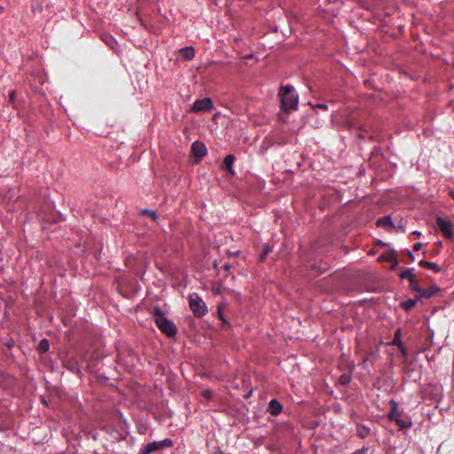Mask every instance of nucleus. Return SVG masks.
Wrapping results in <instances>:
<instances>
[{"mask_svg":"<svg viewBox=\"0 0 454 454\" xmlns=\"http://www.w3.org/2000/svg\"><path fill=\"white\" fill-rule=\"evenodd\" d=\"M449 194L452 199H454V191H450Z\"/></svg>","mask_w":454,"mask_h":454,"instance_id":"35","label":"nucleus"},{"mask_svg":"<svg viewBox=\"0 0 454 454\" xmlns=\"http://www.w3.org/2000/svg\"><path fill=\"white\" fill-rule=\"evenodd\" d=\"M213 102L209 98H205L202 99H197L192 106V112L199 113V112H209L213 109Z\"/></svg>","mask_w":454,"mask_h":454,"instance_id":"5","label":"nucleus"},{"mask_svg":"<svg viewBox=\"0 0 454 454\" xmlns=\"http://www.w3.org/2000/svg\"><path fill=\"white\" fill-rule=\"evenodd\" d=\"M235 157L232 154L227 155L223 162V168H225L229 174L234 176V170L232 168V165L234 163Z\"/></svg>","mask_w":454,"mask_h":454,"instance_id":"9","label":"nucleus"},{"mask_svg":"<svg viewBox=\"0 0 454 454\" xmlns=\"http://www.w3.org/2000/svg\"><path fill=\"white\" fill-rule=\"evenodd\" d=\"M412 270H413L412 269H404L400 273V278H402V279L408 278L409 282L413 283L415 275L413 274Z\"/></svg>","mask_w":454,"mask_h":454,"instance_id":"18","label":"nucleus"},{"mask_svg":"<svg viewBox=\"0 0 454 454\" xmlns=\"http://www.w3.org/2000/svg\"><path fill=\"white\" fill-rule=\"evenodd\" d=\"M162 443L160 442H153L145 446V448L141 450L140 454H150L155 450H158L162 448Z\"/></svg>","mask_w":454,"mask_h":454,"instance_id":"10","label":"nucleus"},{"mask_svg":"<svg viewBox=\"0 0 454 454\" xmlns=\"http://www.w3.org/2000/svg\"><path fill=\"white\" fill-rule=\"evenodd\" d=\"M396 425L398 426L399 429L402 430V429H405V428H410L412 426V422L410 418H402V416L396 418L395 420H394Z\"/></svg>","mask_w":454,"mask_h":454,"instance_id":"12","label":"nucleus"},{"mask_svg":"<svg viewBox=\"0 0 454 454\" xmlns=\"http://www.w3.org/2000/svg\"><path fill=\"white\" fill-rule=\"evenodd\" d=\"M212 395L213 393L210 389H205L201 393V396L206 400H209L212 397Z\"/></svg>","mask_w":454,"mask_h":454,"instance_id":"26","label":"nucleus"},{"mask_svg":"<svg viewBox=\"0 0 454 454\" xmlns=\"http://www.w3.org/2000/svg\"><path fill=\"white\" fill-rule=\"evenodd\" d=\"M50 348V344H49V341L48 340L46 339H43L40 342H39V345H38V350L41 352V353H45L49 350Z\"/></svg>","mask_w":454,"mask_h":454,"instance_id":"20","label":"nucleus"},{"mask_svg":"<svg viewBox=\"0 0 454 454\" xmlns=\"http://www.w3.org/2000/svg\"><path fill=\"white\" fill-rule=\"evenodd\" d=\"M270 252V247L268 245H265L263 247L262 254H260V260L263 261Z\"/></svg>","mask_w":454,"mask_h":454,"instance_id":"25","label":"nucleus"},{"mask_svg":"<svg viewBox=\"0 0 454 454\" xmlns=\"http://www.w3.org/2000/svg\"><path fill=\"white\" fill-rule=\"evenodd\" d=\"M439 291H440V288L436 286H432L428 288H421L420 293H419V297L420 298H431Z\"/></svg>","mask_w":454,"mask_h":454,"instance_id":"8","label":"nucleus"},{"mask_svg":"<svg viewBox=\"0 0 454 454\" xmlns=\"http://www.w3.org/2000/svg\"><path fill=\"white\" fill-rule=\"evenodd\" d=\"M142 214L149 215L154 222H156L158 220V215L154 211H152L149 209H144L142 211Z\"/></svg>","mask_w":454,"mask_h":454,"instance_id":"23","label":"nucleus"},{"mask_svg":"<svg viewBox=\"0 0 454 454\" xmlns=\"http://www.w3.org/2000/svg\"><path fill=\"white\" fill-rule=\"evenodd\" d=\"M281 107L288 112L297 108L298 96L294 93V88L290 85L281 87L279 91Z\"/></svg>","mask_w":454,"mask_h":454,"instance_id":"2","label":"nucleus"},{"mask_svg":"<svg viewBox=\"0 0 454 454\" xmlns=\"http://www.w3.org/2000/svg\"><path fill=\"white\" fill-rule=\"evenodd\" d=\"M356 434L361 438H366L370 434V428L364 425L356 426Z\"/></svg>","mask_w":454,"mask_h":454,"instance_id":"17","label":"nucleus"},{"mask_svg":"<svg viewBox=\"0 0 454 454\" xmlns=\"http://www.w3.org/2000/svg\"><path fill=\"white\" fill-rule=\"evenodd\" d=\"M381 258H385L386 260L394 261V265L392 266V269H394L398 264L397 259L392 255H387V256L382 255Z\"/></svg>","mask_w":454,"mask_h":454,"instance_id":"27","label":"nucleus"},{"mask_svg":"<svg viewBox=\"0 0 454 454\" xmlns=\"http://www.w3.org/2000/svg\"><path fill=\"white\" fill-rule=\"evenodd\" d=\"M3 11V7L0 5V12Z\"/></svg>","mask_w":454,"mask_h":454,"instance_id":"39","label":"nucleus"},{"mask_svg":"<svg viewBox=\"0 0 454 454\" xmlns=\"http://www.w3.org/2000/svg\"><path fill=\"white\" fill-rule=\"evenodd\" d=\"M367 452H368V448L363 447L362 449L357 450H356L355 452H353L351 454H367Z\"/></svg>","mask_w":454,"mask_h":454,"instance_id":"30","label":"nucleus"},{"mask_svg":"<svg viewBox=\"0 0 454 454\" xmlns=\"http://www.w3.org/2000/svg\"><path fill=\"white\" fill-rule=\"evenodd\" d=\"M435 245H436V247L430 251V255L432 257L438 255L442 247V243L441 241H438Z\"/></svg>","mask_w":454,"mask_h":454,"instance_id":"22","label":"nucleus"},{"mask_svg":"<svg viewBox=\"0 0 454 454\" xmlns=\"http://www.w3.org/2000/svg\"><path fill=\"white\" fill-rule=\"evenodd\" d=\"M15 97H16V92L15 90H10L9 91V102L11 104H13L14 100H15Z\"/></svg>","mask_w":454,"mask_h":454,"instance_id":"29","label":"nucleus"},{"mask_svg":"<svg viewBox=\"0 0 454 454\" xmlns=\"http://www.w3.org/2000/svg\"><path fill=\"white\" fill-rule=\"evenodd\" d=\"M436 224L445 239H453L452 223L450 220L439 216L436 218Z\"/></svg>","mask_w":454,"mask_h":454,"instance_id":"4","label":"nucleus"},{"mask_svg":"<svg viewBox=\"0 0 454 454\" xmlns=\"http://www.w3.org/2000/svg\"><path fill=\"white\" fill-rule=\"evenodd\" d=\"M422 247V244L418 242V243H415L414 246H413V250L414 251H419L420 250Z\"/></svg>","mask_w":454,"mask_h":454,"instance_id":"31","label":"nucleus"},{"mask_svg":"<svg viewBox=\"0 0 454 454\" xmlns=\"http://www.w3.org/2000/svg\"><path fill=\"white\" fill-rule=\"evenodd\" d=\"M391 410L387 414V418L389 420L394 421L396 418L402 416V413L398 411V404L395 401L392 400L390 402Z\"/></svg>","mask_w":454,"mask_h":454,"instance_id":"11","label":"nucleus"},{"mask_svg":"<svg viewBox=\"0 0 454 454\" xmlns=\"http://www.w3.org/2000/svg\"><path fill=\"white\" fill-rule=\"evenodd\" d=\"M219 318H220L221 320L224 321V319H223V316H222L220 313H219Z\"/></svg>","mask_w":454,"mask_h":454,"instance_id":"37","label":"nucleus"},{"mask_svg":"<svg viewBox=\"0 0 454 454\" xmlns=\"http://www.w3.org/2000/svg\"><path fill=\"white\" fill-rule=\"evenodd\" d=\"M194 49L192 47H184L180 50V55L186 60H191L194 58Z\"/></svg>","mask_w":454,"mask_h":454,"instance_id":"14","label":"nucleus"},{"mask_svg":"<svg viewBox=\"0 0 454 454\" xmlns=\"http://www.w3.org/2000/svg\"><path fill=\"white\" fill-rule=\"evenodd\" d=\"M410 286L413 291H415L419 294L420 293L421 287H419V281L416 277L414 278L413 283L410 282Z\"/></svg>","mask_w":454,"mask_h":454,"instance_id":"24","label":"nucleus"},{"mask_svg":"<svg viewBox=\"0 0 454 454\" xmlns=\"http://www.w3.org/2000/svg\"><path fill=\"white\" fill-rule=\"evenodd\" d=\"M213 293L219 294L221 293L220 288L219 287H214L213 288Z\"/></svg>","mask_w":454,"mask_h":454,"instance_id":"33","label":"nucleus"},{"mask_svg":"<svg viewBox=\"0 0 454 454\" xmlns=\"http://www.w3.org/2000/svg\"><path fill=\"white\" fill-rule=\"evenodd\" d=\"M223 268H224L225 270H228L230 269V265L229 264H225L223 266Z\"/></svg>","mask_w":454,"mask_h":454,"instance_id":"36","label":"nucleus"},{"mask_svg":"<svg viewBox=\"0 0 454 454\" xmlns=\"http://www.w3.org/2000/svg\"><path fill=\"white\" fill-rule=\"evenodd\" d=\"M192 153L194 156L200 160L207 154V147L203 143L195 141L192 145Z\"/></svg>","mask_w":454,"mask_h":454,"instance_id":"6","label":"nucleus"},{"mask_svg":"<svg viewBox=\"0 0 454 454\" xmlns=\"http://www.w3.org/2000/svg\"><path fill=\"white\" fill-rule=\"evenodd\" d=\"M397 347H398L402 356L403 357H406L407 356V350H406V348H405L404 344L403 343L401 345H398Z\"/></svg>","mask_w":454,"mask_h":454,"instance_id":"28","label":"nucleus"},{"mask_svg":"<svg viewBox=\"0 0 454 454\" xmlns=\"http://www.w3.org/2000/svg\"><path fill=\"white\" fill-rule=\"evenodd\" d=\"M408 255H409V258H410L411 261H413V260H414V256H413V254H412L411 252H409V253H408Z\"/></svg>","mask_w":454,"mask_h":454,"instance_id":"34","label":"nucleus"},{"mask_svg":"<svg viewBox=\"0 0 454 454\" xmlns=\"http://www.w3.org/2000/svg\"><path fill=\"white\" fill-rule=\"evenodd\" d=\"M378 227L391 228L393 226L391 218L389 216H383L379 218L376 223Z\"/></svg>","mask_w":454,"mask_h":454,"instance_id":"15","label":"nucleus"},{"mask_svg":"<svg viewBox=\"0 0 454 454\" xmlns=\"http://www.w3.org/2000/svg\"><path fill=\"white\" fill-rule=\"evenodd\" d=\"M419 265L422 268H425V269H427V270H434L435 272H440L442 270L440 268V266L434 262H427V261H425V260H421L419 262Z\"/></svg>","mask_w":454,"mask_h":454,"instance_id":"13","label":"nucleus"},{"mask_svg":"<svg viewBox=\"0 0 454 454\" xmlns=\"http://www.w3.org/2000/svg\"><path fill=\"white\" fill-rule=\"evenodd\" d=\"M401 334H402V331L400 328H398L395 333V335H394V339L392 340V345H395V346H398V345H401L403 344V341L401 340Z\"/></svg>","mask_w":454,"mask_h":454,"instance_id":"21","label":"nucleus"},{"mask_svg":"<svg viewBox=\"0 0 454 454\" xmlns=\"http://www.w3.org/2000/svg\"><path fill=\"white\" fill-rule=\"evenodd\" d=\"M417 304V301L416 300H413V299H409L405 301H403L402 303V308L406 310V311H409L411 310L412 308H414Z\"/></svg>","mask_w":454,"mask_h":454,"instance_id":"19","label":"nucleus"},{"mask_svg":"<svg viewBox=\"0 0 454 454\" xmlns=\"http://www.w3.org/2000/svg\"><path fill=\"white\" fill-rule=\"evenodd\" d=\"M317 107L321 108V109H324V110H326L327 109V106L325 105V104H319L317 105Z\"/></svg>","mask_w":454,"mask_h":454,"instance_id":"32","label":"nucleus"},{"mask_svg":"<svg viewBox=\"0 0 454 454\" xmlns=\"http://www.w3.org/2000/svg\"><path fill=\"white\" fill-rule=\"evenodd\" d=\"M153 316L157 327L169 337H173L176 334L177 329L175 324L168 320L163 311L159 307H154L153 309Z\"/></svg>","mask_w":454,"mask_h":454,"instance_id":"1","label":"nucleus"},{"mask_svg":"<svg viewBox=\"0 0 454 454\" xmlns=\"http://www.w3.org/2000/svg\"><path fill=\"white\" fill-rule=\"evenodd\" d=\"M189 306L196 317H201L207 312V306L202 299L196 294L190 296Z\"/></svg>","mask_w":454,"mask_h":454,"instance_id":"3","label":"nucleus"},{"mask_svg":"<svg viewBox=\"0 0 454 454\" xmlns=\"http://www.w3.org/2000/svg\"><path fill=\"white\" fill-rule=\"evenodd\" d=\"M282 409H283L282 404L277 399H272L270 401L269 406H268V411L271 415H273V416L278 415L282 411Z\"/></svg>","mask_w":454,"mask_h":454,"instance_id":"7","label":"nucleus"},{"mask_svg":"<svg viewBox=\"0 0 454 454\" xmlns=\"http://www.w3.org/2000/svg\"><path fill=\"white\" fill-rule=\"evenodd\" d=\"M355 367V364L354 363H351L349 364V371H350V373H345V374H342L340 378H339V382L341 384V385H347L350 382L351 380V372L353 371Z\"/></svg>","mask_w":454,"mask_h":454,"instance_id":"16","label":"nucleus"},{"mask_svg":"<svg viewBox=\"0 0 454 454\" xmlns=\"http://www.w3.org/2000/svg\"><path fill=\"white\" fill-rule=\"evenodd\" d=\"M413 233L418 235V236L420 235V232H419V231H414Z\"/></svg>","mask_w":454,"mask_h":454,"instance_id":"38","label":"nucleus"}]
</instances>
